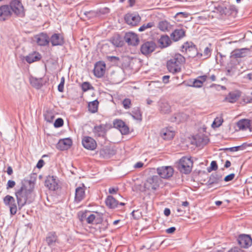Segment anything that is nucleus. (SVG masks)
Returning <instances> with one entry per match:
<instances>
[{"label":"nucleus","instance_id":"f257e3e1","mask_svg":"<svg viewBox=\"0 0 252 252\" xmlns=\"http://www.w3.org/2000/svg\"><path fill=\"white\" fill-rule=\"evenodd\" d=\"M34 189V184L30 182L28 185L23 184L19 189L15 191V195L19 209L27 203H31L34 200L35 197Z\"/></svg>","mask_w":252,"mask_h":252},{"label":"nucleus","instance_id":"f03ea898","mask_svg":"<svg viewBox=\"0 0 252 252\" xmlns=\"http://www.w3.org/2000/svg\"><path fill=\"white\" fill-rule=\"evenodd\" d=\"M186 59L180 54H175L167 63V67L169 72L173 73L179 72L182 65L185 63Z\"/></svg>","mask_w":252,"mask_h":252},{"label":"nucleus","instance_id":"7ed1b4c3","mask_svg":"<svg viewBox=\"0 0 252 252\" xmlns=\"http://www.w3.org/2000/svg\"><path fill=\"white\" fill-rule=\"evenodd\" d=\"M193 162L189 158L183 157L177 164L178 169L184 174L189 173L192 169Z\"/></svg>","mask_w":252,"mask_h":252},{"label":"nucleus","instance_id":"20e7f679","mask_svg":"<svg viewBox=\"0 0 252 252\" xmlns=\"http://www.w3.org/2000/svg\"><path fill=\"white\" fill-rule=\"evenodd\" d=\"M161 179L158 176H153L147 178L144 183V187L145 190H155L158 188Z\"/></svg>","mask_w":252,"mask_h":252},{"label":"nucleus","instance_id":"39448f33","mask_svg":"<svg viewBox=\"0 0 252 252\" xmlns=\"http://www.w3.org/2000/svg\"><path fill=\"white\" fill-rule=\"evenodd\" d=\"M182 49L183 52L185 51L189 58H193L196 56L199 57V53L195 46L192 42L185 43L182 45Z\"/></svg>","mask_w":252,"mask_h":252},{"label":"nucleus","instance_id":"423d86ee","mask_svg":"<svg viewBox=\"0 0 252 252\" xmlns=\"http://www.w3.org/2000/svg\"><path fill=\"white\" fill-rule=\"evenodd\" d=\"M10 10L16 15L23 17L25 15L24 7L21 2L18 0H12L9 6Z\"/></svg>","mask_w":252,"mask_h":252},{"label":"nucleus","instance_id":"0eeeda50","mask_svg":"<svg viewBox=\"0 0 252 252\" xmlns=\"http://www.w3.org/2000/svg\"><path fill=\"white\" fill-rule=\"evenodd\" d=\"M3 200L5 205L9 207L11 215H15L17 211V206L14 198L12 196L7 195L3 198Z\"/></svg>","mask_w":252,"mask_h":252},{"label":"nucleus","instance_id":"6e6552de","mask_svg":"<svg viewBox=\"0 0 252 252\" xmlns=\"http://www.w3.org/2000/svg\"><path fill=\"white\" fill-rule=\"evenodd\" d=\"M124 39L129 45L136 46L139 44V39L138 35L133 32L126 33Z\"/></svg>","mask_w":252,"mask_h":252},{"label":"nucleus","instance_id":"1a4fd4ad","mask_svg":"<svg viewBox=\"0 0 252 252\" xmlns=\"http://www.w3.org/2000/svg\"><path fill=\"white\" fill-rule=\"evenodd\" d=\"M156 48V44L153 41L144 42L141 46L140 51L142 54L148 55L154 52Z\"/></svg>","mask_w":252,"mask_h":252},{"label":"nucleus","instance_id":"9d476101","mask_svg":"<svg viewBox=\"0 0 252 252\" xmlns=\"http://www.w3.org/2000/svg\"><path fill=\"white\" fill-rule=\"evenodd\" d=\"M157 172L161 178L167 179L173 175L174 170L171 166H162L158 168Z\"/></svg>","mask_w":252,"mask_h":252},{"label":"nucleus","instance_id":"9b49d317","mask_svg":"<svg viewBox=\"0 0 252 252\" xmlns=\"http://www.w3.org/2000/svg\"><path fill=\"white\" fill-rule=\"evenodd\" d=\"M125 20L128 25L135 26L140 22L141 17L137 14L128 13L125 15Z\"/></svg>","mask_w":252,"mask_h":252},{"label":"nucleus","instance_id":"f8f14e48","mask_svg":"<svg viewBox=\"0 0 252 252\" xmlns=\"http://www.w3.org/2000/svg\"><path fill=\"white\" fill-rule=\"evenodd\" d=\"M82 143L85 148L90 150H94L97 146V144L95 140L88 136H84L83 138Z\"/></svg>","mask_w":252,"mask_h":252},{"label":"nucleus","instance_id":"ddd939ff","mask_svg":"<svg viewBox=\"0 0 252 252\" xmlns=\"http://www.w3.org/2000/svg\"><path fill=\"white\" fill-rule=\"evenodd\" d=\"M237 240L240 246L244 248H247L252 244V239L248 235H240Z\"/></svg>","mask_w":252,"mask_h":252},{"label":"nucleus","instance_id":"4468645a","mask_svg":"<svg viewBox=\"0 0 252 252\" xmlns=\"http://www.w3.org/2000/svg\"><path fill=\"white\" fill-rule=\"evenodd\" d=\"M106 65L103 62H98L94 65V75L97 78H100L105 73Z\"/></svg>","mask_w":252,"mask_h":252},{"label":"nucleus","instance_id":"2eb2a0df","mask_svg":"<svg viewBox=\"0 0 252 252\" xmlns=\"http://www.w3.org/2000/svg\"><path fill=\"white\" fill-rule=\"evenodd\" d=\"M12 14V11L9 5H3L0 7V21H5Z\"/></svg>","mask_w":252,"mask_h":252},{"label":"nucleus","instance_id":"dca6fc26","mask_svg":"<svg viewBox=\"0 0 252 252\" xmlns=\"http://www.w3.org/2000/svg\"><path fill=\"white\" fill-rule=\"evenodd\" d=\"M37 44L39 46H46L50 42L49 38L46 33H41L34 36Z\"/></svg>","mask_w":252,"mask_h":252},{"label":"nucleus","instance_id":"f3484780","mask_svg":"<svg viewBox=\"0 0 252 252\" xmlns=\"http://www.w3.org/2000/svg\"><path fill=\"white\" fill-rule=\"evenodd\" d=\"M114 127L118 129L122 134L128 132L129 128L125 123L122 120H116L113 122Z\"/></svg>","mask_w":252,"mask_h":252},{"label":"nucleus","instance_id":"a211bd4d","mask_svg":"<svg viewBox=\"0 0 252 252\" xmlns=\"http://www.w3.org/2000/svg\"><path fill=\"white\" fill-rule=\"evenodd\" d=\"M49 40L53 46L62 45L64 43L63 37L60 33L53 34L49 38Z\"/></svg>","mask_w":252,"mask_h":252},{"label":"nucleus","instance_id":"6ab92c4d","mask_svg":"<svg viewBox=\"0 0 252 252\" xmlns=\"http://www.w3.org/2000/svg\"><path fill=\"white\" fill-rule=\"evenodd\" d=\"M72 143V140L70 138L61 139L57 144V148L62 151L66 150L70 147Z\"/></svg>","mask_w":252,"mask_h":252},{"label":"nucleus","instance_id":"aec40b11","mask_svg":"<svg viewBox=\"0 0 252 252\" xmlns=\"http://www.w3.org/2000/svg\"><path fill=\"white\" fill-rule=\"evenodd\" d=\"M93 132L95 136L104 137L106 133V127L105 125H100L94 126Z\"/></svg>","mask_w":252,"mask_h":252},{"label":"nucleus","instance_id":"412c9836","mask_svg":"<svg viewBox=\"0 0 252 252\" xmlns=\"http://www.w3.org/2000/svg\"><path fill=\"white\" fill-rule=\"evenodd\" d=\"M85 187L84 185L82 187H77L75 189V201L79 202L82 201L85 196Z\"/></svg>","mask_w":252,"mask_h":252},{"label":"nucleus","instance_id":"4be33fe9","mask_svg":"<svg viewBox=\"0 0 252 252\" xmlns=\"http://www.w3.org/2000/svg\"><path fill=\"white\" fill-rule=\"evenodd\" d=\"M185 36V31L182 29H176L171 33V37L174 41H177Z\"/></svg>","mask_w":252,"mask_h":252},{"label":"nucleus","instance_id":"5701e85b","mask_svg":"<svg viewBox=\"0 0 252 252\" xmlns=\"http://www.w3.org/2000/svg\"><path fill=\"white\" fill-rule=\"evenodd\" d=\"M188 118V116L184 113H179L174 114L170 118V121L172 122L180 123L186 121Z\"/></svg>","mask_w":252,"mask_h":252},{"label":"nucleus","instance_id":"b1692460","mask_svg":"<svg viewBox=\"0 0 252 252\" xmlns=\"http://www.w3.org/2000/svg\"><path fill=\"white\" fill-rule=\"evenodd\" d=\"M45 241L49 246H54L57 241V236L56 233L53 232L49 233L46 237Z\"/></svg>","mask_w":252,"mask_h":252},{"label":"nucleus","instance_id":"393cba45","mask_svg":"<svg viewBox=\"0 0 252 252\" xmlns=\"http://www.w3.org/2000/svg\"><path fill=\"white\" fill-rule=\"evenodd\" d=\"M159 111L161 114H168L171 112V107L169 104L165 101L161 100L159 102Z\"/></svg>","mask_w":252,"mask_h":252},{"label":"nucleus","instance_id":"a878e982","mask_svg":"<svg viewBox=\"0 0 252 252\" xmlns=\"http://www.w3.org/2000/svg\"><path fill=\"white\" fill-rule=\"evenodd\" d=\"M249 50L248 48L235 49L231 53V56L236 58H243L246 56Z\"/></svg>","mask_w":252,"mask_h":252},{"label":"nucleus","instance_id":"bb28decb","mask_svg":"<svg viewBox=\"0 0 252 252\" xmlns=\"http://www.w3.org/2000/svg\"><path fill=\"white\" fill-rule=\"evenodd\" d=\"M161 136L165 140L172 139L174 135V131L169 129L168 128H164L160 132Z\"/></svg>","mask_w":252,"mask_h":252},{"label":"nucleus","instance_id":"cd10ccee","mask_svg":"<svg viewBox=\"0 0 252 252\" xmlns=\"http://www.w3.org/2000/svg\"><path fill=\"white\" fill-rule=\"evenodd\" d=\"M57 183L53 176H49L45 182V186L51 190H55Z\"/></svg>","mask_w":252,"mask_h":252},{"label":"nucleus","instance_id":"c85d7f7f","mask_svg":"<svg viewBox=\"0 0 252 252\" xmlns=\"http://www.w3.org/2000/svg\"><path fill=\"white\" fill-rule=\"evenodd\" d=\"M208 79V77L206 75L199 76L194 79L192 86L196 88H200L202 86L203 83Z\"/></svg>","mask_w":252,"mask_h":252},{"label":"nucleus","instance_id":"c756f323","mask_svg":"<svg viewBox=\"0 0 252 252\" xmlns=\"http://www.w3.org/2000/svg\"><path fill=\"white\" fill-rule=\"evenodd\" d=\"M106 205L110 208L114 209L117 207L118 201L112 196H108L105 200Z\"/></svg>","mask_w":252,"mask_h":252},{"label":"nucleus","instance_id":"7c9ffc66","mask_svg":"<svg viewBox=\"0 0 252 252\" xmlns=\"http://www.w3.org/2000/svg\"><path fill=\"white\" fill-rule=\"evenodd\" d=\"M158 43L162 47H166L169 46L171 43V40L168 35H162L158 40Z\"/></svg>","mask_w":252,"mask_h":252},{"label":"nucleus","instance_id":"2f4dec72","mask_svg":"<svg viewBox=\"0 0 252 252\" xmlns=\"http://www.w3.org/2000/svg\"><path fill=\"white\" fill-rule=\"evenodd\" d=\"M221 176L216 173L212 174L208 181L209 185L216 184L219 183L221 180Z\"/></svg>","mask_w":252,"mask_h":252},{"label":"nucleus","instance_id":"473e14b6","mask_svg":"<svg viewBox=\"0 0 252 252\" xmlns=\"http://www.w3.org/2000/svg\"><path fill=\"white\" fill-rule=\"evenodd\" d=\"M240 96V93L238 92H234L230 93L226 97V100L231 102L233 103L239 98Z\"/></svg>","mask_w":252,"mask_h":252},{"label":"nucleus","instance_id":"72a5a7b5","mask_svg":"<svg viewBox=\"0 0 252 252\" xmlns=\"http://www.w3.org/2000/svg\"><path fill=\"white\" fill-rule=\"evenodd\" d=\"M250 121L246 119L241 120L237 123V126L240 130H246L250 127Z\"/></svg>","mask_w":252,"mask_h":252},{"label":"nucleus","instance_id":"f704fd0d","mask_svg":"<svg viewBox=\"0 0 252 252\" xmlns=\"http://www.w3.org/2000/svg\"><path fill=\"white\" fill-rule=\"evenodd\" d=\"M40 55L36 53L30 54L26 57V61L29 63L39 61L40 59Z\"/></svg>","mask_w":252,"mask_h":252},{"label":"nucleus","instance_id":"c9c22d12","mask_svg":"<svg viewBox=\"0 0 252 252\" xmlns=\"http://www.w3.org/2000/svg\"><path fill=\"white\" fill-rule=\"evenodd\" d=\"M171 25L167 21H161L158 24V28L163 32L168 31L171 29Z\"/></svg>","mask_w":252,"mask_h":252},{"label":"nucleus","instance_id":"e433bc0d","mask_svg":"<svg viewBox=\"0 0 252 252\" xmlns=\"http://www.w3.org/2000/svg\"><path fill=\"white\" fill-rule=\"evenodd\" d=\"M111 43L116 47H121L123 44V41L121 37L119 35L114 36L111 39Z\"/></svg>","mask_w":252,"mask_h":252},{"label":"nucleus","instance_id":"4c0bfd02","mask_svg":"<svg viewBox=\"0 0 252 252\" xmlns=\"http://www.w3.org/2000/svg\"><path fill=\"white\" fill-rule=\"evenodd\" d=\"M42 80L41 78H36L35 77H31L30 78V82L32 85L37 88L39 89L42 86Z\"/></svg>","mask_w":252,"mask_h":252},{"label":"nucleus","instance_id":"58836bf2","mask_svg":"<svg viewBox=\"0 0 252 252\" xmlns=\"http://www.w3.org/2000/svg\"><path fill=\"white\" fill-rule=\"evenodd\" d=\"M98 103V101L97 100L89 102L88 104L89 111L93 113L97 112Z\"/></svg>","mask_w":252,"mask_h":252},{"label":"nucleus","instance_id":"ea45409f","mask_svg":"<svg viewBox=\"0 0 252 252\" xmlns=\"http://www.w3.org/2000/svg\"><path fill=\"white\" fill-rule=\"evenodd\" d=\"M211 51L210 47L209 46L206 47L203 50V53H199V57H204V59L209 58L211 54Z\"/></svg>","mask_w":252,"mask_h":252},{"label":"nucleus","instance_id":"a19ab883","mask_svg":"<svg viewBox=\"0 0 252 252\" xmlns=\"http://www.w3.org/2000/svg\"><path fill=\"white\" fill-rule=\"evenodd\" d=\"M131 115L134 119H140L141 117V114L139 108L138 107L134 108L132 111Z\"/></svg>","mask_w":252,"mask_h":252},{"label":"nucleus","instance_id":"79ce46f5","mask_svg":"<svg viewBox=\"0 0 252 252\" xmlns=\"http://www.w3.org/2000/svg\"><path fill=\"white\" fill-rule=\"evenodd\" d=\"M154 26H155V24H154V22H149L148 23L143 24L142 26H141L139 28L138 31L140 32H143V31H145L146 30H147L148 29L152 28Z\"/></svg>","mask_w":252,"mask_h":252},{"label":"nucleus","instance_id":"37998d69","mask_svg":"<svg viewBox=\"0 0 252 252\" xmlns=\"http://www.w3.org/2000/svg\"><path fill=\"white\" fill-rule=\"evenodd\" d=\"M90 214L89 212L86 211L85 212H79L78 213V217L81 221L83 222L85 220L87 221L88 215Z\"/></svg>","mask_w":252,"mask_h":252},{"label":"nucleus","instance_id":"c03bdc74","mask_svg":"<svg viewBox=\"0 0 252 252\" xmlns=\"http://www.w3.org/2000/svg\"><path fill=\"white\" fill-rule=\"evenodd\" d=\"M223 122V120L221 118H216L213 122L212 126L213 127H219Z\"/></svg>","mask_w":252,"mask_h":252},{"label":"nucleus","instance_id":"a18cd8bd","mask_svg":"<svg viewBox=\"0 0 252 252\" xmlns=\"http://www.w3.org/2000/svg\"><path fill=\"white\" fill-rule=\"evenodd\" d=\"M123 107L126 109H129L131 106V102L130 99L125 98L122 102Z\"/></svg>","mask_w":252,"mask_h":252},{"label":"nucleus","instance_id":"49530a36","mask_svg":"<svg viewBox=\"0 0 252 252\" xmlns=\"http://www.w3.org/2000/svg\"><path fill=\"white\" fill-rule=\"evenodd\" d=\"M64 82H65L64 78V77H62L61 79V82L58 87V90L60 92H63Z\"/></svg>","mask_w":252,"mask_h":252},{"label":"nucleus","instance_id":"de8ad7c7","mask_svg":"<svg viewBox=\"0 0 252 252\" xmlns=\"http://www.w3.org/2000/svg\"><path fill=\"white\" fill-rule=\"evenodd\" d=\"M95 219V215L93 214H89L87 219V222L88 223H93Z\"/></svg>","mask_w":252,"mask_h":252},{"label":"nucleus","instance_id":"09e8293b","mask_svg":"<svg viewBox=\"0 0 252 252\" xmlns=\"http://www.w3.org/2000/svg\"><path fill=\"white\" fill-rule=\"evenodd\" d=\"M197 145L201 146L202 145H205L207 144V139L202 138L199 136L196 138Z\"/></svg>","mask_w":252,"mask_h":252},{"label":"nucleus","instance_id":"8fccbe9b","mask_svg":"<svg viewBox=\"0 0 252 252\" xmlns=\"http://www.w3.org/2000/svg\"><path fill=\"white\" fill-rule=\"evenodd\" d=\"M63 125V121L62 118H58L54 123L55 127H60Z\"/></svg>","mask_w":252,"mask_h":252},{"label":"nucleus","instance_id":"3c124183","mask_svg":"<svg viewBox=\"0 0 252 252\" xmlns=\"http://www.w3.org/2000/svg\"><path fill=\"white\" fill-rule=\"evenodd\" d=\"M91 88V84L87 82H85L82 83V89L84 92L90 90Z\"/></svg>","mask_w":252,"mask_h":252},{"label":"nucleus","instance_id":"603ef678","mask_svg":"<svg viewBox=\"0 0 252 252\" xmlns=\"http://www.w3.org/2000/svg\"><path fill=\"white\" fill-rule=\"evenodd\" d=\"M106 58L109 61L115 63H117L120 60L119 58L116 56H107Z\"/></svg>","mask_w":252,"mask_h":252},{"label":"nucleus","instance_id":"864d4df0","mask_svg":"<svg viewBox=\"0 0 252 252\" xmlns=\"http://www.w3.org/2000/svg\"><path fill=\"white\" fill-rule=\"evenodd\" d=\"M16 185L15 181L13 180H8L6 185V189H9L13 188Z\"/></svg>","mask_w":252,"mask_h":252},{"label":"nucleus","instance_id":"5fc2aeb1","mask_svg":"<svg viewBox=\"0 0 252 252\" xmlns=\"http://www.w3.org/2000/svg\"><path fill=\"white\" fill-rule=\"evenodd\" d=\"M235 177V174L234 173H231L227 176H226L224 179V180L225 182H228L232 181Z\"/></svg>","mask_w":252,"mask_h":252},{"label":"nucleus","instance_id":"6e6d98bb","mask_svg":"<svg viewBox=\"0 0 252 252\" xmlns=\"http://www.w3.org/2000/svg\"><path fill=\"white\" fill-rule=\"evenodd\" d=\"M210 168L212 170H216L218 168V165L216 161H212L211 163Z\"/></svg>","mask_w":252,"mask_h":252},{"label":"nucleus","instance_id":"4d7b16f0","mask_svg":"<svg viewBox=\"0 0 252 252\" xmlns=\"http://www.w3.org/2000/svg\"><path fill=\"white\" fill-rule=\"evenodd\" d=\"M119 189L118 187L110 188L109 189V193L110 194H116L118 191Z\"/></svg>","mask_w":252,"mask_h":252},{"label":"nucleus","instance_id":"13d9d810","mask_svg":"<svg viewBox=\"0 0 252 252\" xmlns=\"http://www.w3.org/2000/svg\"><path fill=\"white\" fill-rule=\"evenodd\" d=\"M188 14L187 13L178 12L176 14L175 17H178L179 16H180L181 17L185 18V17H187L188 16Z\"/></svg>","mask_w":252,"mask_h":252},{"label":"nucleus","instance_id":"bf43d9fd","mask_svg":"<svg viewBox=\"0 0 252 252\" xmlns=\"http://www.w3.org/2000/svg\"><path fill=\"white\" fill-rule=\"evenodd\" d=\"M44 164V160L43 159H40L38 161V162H37V163L36 164V167H37V168L40 169V168H42Z\"/></svg>","mask_w":252,"mask_h":252},{"label":"nucleus","instance_id":"052dcab7","mask_svg":"<svg viewBox=\"0 0 252 252\" xmlns=\"http://www.w3.org/2000/svg\"><path fill=\"white\" fill-rule=\"evenodd\" d=\"M176 230V228L175 227H171L170 228H169L166 230V232L167 233L171 234L175 232Z\"/></svg>","mask_w":252,"mask_h":252},{"label":"nucleus","instance_id":"680f3d73","mask_svg":"<svg viewBox=\"0 0 252 252\" xmlns=\"http://www.w3.org/2000/svg\"><path fill=\"white\" fill-rule=\"evenodd\" d=\"M228 252H242L241 250L238 248H234L230 250Z\"/></svg>","mask_w":252,"mask_h":252},{"label":"nucleus","instance_id":"e2e57ef3","mask_svg":"<svg viewBox=\"0 0 252 252\" xmlns=\"http://www.w3.org/2000/svg\"><path fill=\"white\" fill-rule=\"evenodd\" d=\"M169 78V76L165 75L162 77V81L164 83H167L168 82V80Z\"/></svg>","mask_w":252,"mask_h":252},{"label":"nucleus","instance_id":"0e129e2a","mask_svg":"<svg viewBox=\"0 0 252 252\" xmlns=\"http://www.w3.org/2000/svg\"><path fill=\"white\" fill-rule=\"evenodd\" d=\"M143 164H144L143 163H142L141 162H137L134 165V167L135 168H141L143 166Z\"/></svg>","mask_w":252,"mask_h":252},{"label":"nucleus","instance_id":"69168bd1","mask_svg":"<svg viewBox=\"0 0 252 252\" xmlns=\"http://www.w3.org/2000/svg\"><path fill=\"white\" fill-rule=\"evenodd\" d=\"M7 173L9 175H11L13 173V169L11 166L7 167Z\"/></svg>","mask_w":252,"mask_h":252},{"label":"nucleus","instance_id":"338daca9","mask_svg":"<svg viewBox=\"0 0 252 252\" xmlns=\"http://www.w3.org/2000/svg\"><path fill=\"white\" fill-rule=\"evenodd\" d=\"M164 214L166 216H168L170 214V210L168 208H165L164 210Z\"/></svg>","mask_w":252,"mask_h":252},{"label":"nucleus","instance_id":"774afa93","mask_svg":"<svg viewBox=\"0 0 252 252\" xmlns=\"http://www.w3.org/2000/svg\"><path fill=\"white\" fill-rule=\"evenodd\" d=\"M240 146H237V147H234L230 148L229 149L231 151L234 152V151H238L240 149Z\"/></svg>","mask_w":252,"mask_h":252}]
</instances>
